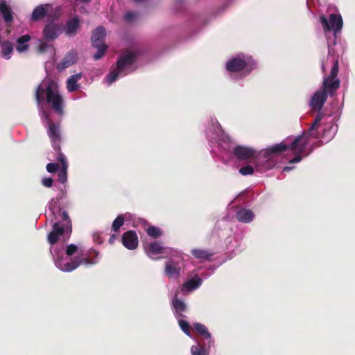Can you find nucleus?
Segmentation results:
<instances>
[{
  "mask_svg": "<svg viewBox=\"0 0 355 355\" xmlns=\"http://www.w3.org/2000/svg\"><path fill=\"white\" fill-rule=\"evenodd\" d=\"M225 68L232 78H242L249 76L257 68V62L250 55L240 53L230 57Z\"/></svg>",
  "mask_w": 355,
  "mask_h": 355,
  "instance_id": "nucleus-5",
  "label": "nucleus"
},
{
  "mask_svg": "<svg viewBox=\"0 0 355 355\" xmlns=\"http://www.w3.org/2000/svg\"><path fill=\"white\" fill-rule=\"evenodd\" d=\"M178 320V323L180 325V327L182 330V331L187 336H191V332H190V326L189 323L184 320H182V318H177Z\"/></svg>",
  "mask_w": 355,
  "mask_h": 355,
  "instance_id": "nucleus-33",
  "label": "nucleus"
},
{
  "mask_svg": "<svg viewBox=\"0 0 355 355\" xmlns=\"http://www.w3.org/2000/svg\"><path fill=\"white\" fill-rule=\"evenodd\" d=\"M80 28V19L79 17L75 16L73 18L67 21L64 33L68 37L75 36Z\"/></svg>",
  "mask_w": 355,
  "mask_h": 355,
  "instance_id": "nucleus-18",
  "label": "nucleus"
},
{
  "mask_svg": "<svg viewBox=\"0 0 355 355\" xmlns=\"http://www.w3.org/2000/svg\"><path fill=\"white\" fill-rule=\"evenodd\" d=\"M81 255V258H87L88 259L89 263H84L85 265H95L99 261V252L94 249H90L86 254L85 256L83 257Z\"/></svg>",
  "mask_w": 355,
  "mask_h": 355,
  "instance_id": "nucleus-28",
  "label": "nucleus"
},
{
  "mask_svg": "<svg viewBox=\"0 0 355 355\" xmlns=\"http://www.w3.org/2000/svg\"><path fill=\"white\" fill-rule=\"evenodd\" d=\"M322 118L323 114L319 113L309 130L306 132L295 137L291 143L288 142V140H286L272 145L266 149L260 151L257 150V154L252 163L254 164L256 171L263 173L272 169L277 164L276 156L281 152L287 150H291L295 157L289 160L288 166L284 167L283 172H288L294 168V166H291V164L299 163L303 157L308 156L311 153V150L306 152V148L309 144V138H319L320 135L316 131V129L319 126Z\"/></svg>",
  "mask_w": 355,
  "mask_h": 355,
  "instance_id": "nucleus-1",
  "label": "nucleus"
},
{
  "mask_svg": "<svg viewBox=\"0 0 355 355\" xmlns=\"http://www.w3.org/2000/svg\"><path fill=\"white\" fill-rule=\"evenodd\" d=\"M337 131V125L334 124L332 122L327 123L324 128L322 135V138L323 139L324 142L327 143L331 141L335 136Z\"/></svg>",
  "mask_w": 355,
  "mask_h": 355,
  "instance_id": "nucleus-25",
  "label": "nucleus"
},
{
  "mask_svg": "<svg viewBox=\"0 0 355 355\" xmlns=\"http://www.w3.org/2000/svg\"><path fill=\"white\" fill-rule=\"evenodd\" d=\"M81 78V73L73 74L69 77L67 81V88L69 92H73L79 89L80 85L77 83Z\"/></svg>",
  "mask_w": 355,
  "mask_h": 355,
  "instance_id": "nucleus-26",
  "label": "nucleus"
},
{
  "mask_svg": "<svg viewBox=\"0 0 355 355\" xmlns=\"http://www.w3.org/2000/svg\"><path fill=\"white\" fill-rule=\"evenodd\" d=\"M105 35L106 32L103 26L97 27L92 35V46L97 49V52L94 55V58L96 60L101 59L107 49L105 44Z\"/></svg>",
  "mask_w": 355,
  "mask_h": 355,
  "instance_id": "nucleus-12",
  "label": "nucleus"
},
{
  "mask_svg": "<svg viewBox=\"0 0 355 355\" xmlns=\"http://www.w3.org/2000/svg\"><path fill=\"white\" fill-rule=\"evenodd\" d=\"M124 218L122 215H119L112 223V230L114 232H117L119 229L123 225Z\"/></svg>",
  "mask_w": 355,
  "mask_h": 355,
  "instance_id": "nucleus-34",
  "label": "nucleus"
},
{
  "mask_svg": "<svg viewBox=\"0 0 355 355\" xmlns=\"http://www.w3.org/2000/svg\"><path fill=\"white\" fill-rule=\"evenodd\" d=\"M42 184L46 187H51L53 185V180L51 178H44L42 179Z\"/></svg>",
  "mask_w": 355,
  "mask_h": 355,
  "instance_id": "nucleus-37",
  "label": "nucleus"
},
{
  "mask_svg": "<svg viewBox=\"0 0 355 355\" xmlns=\"http://www.w3.org/2000/svg\"><path fill=\"white\" fill-rule=\"evenodd\" d=\"M66 223L60 225L53 223L52 230L47 236V241L51 245L50 252L55 266L61 271L69 272L76 270L82 263H88L87 258H81L83 249L75 244L64 246L63 243H57L69 238L71 233V222L67 213H62Z\"/></svg>",
  "mask_w": 355,
  "mask_h": 355,
  "instance_id": "nucleus-2",
  "label": "nucleus"
},
{
  "mask_svg": "<svg viewBox=\"0 0 355 355\" xmlns=\"http://www.w3.org/2000/svg\"><path fill=\"white\" fill-rule=\"evenodd\" d=\"M333 65L331 68V72L329 76L324 77L322 88V89L324 92H327L328 95H333V94L340 87V80L337 78V76L338 73L339 67H338V58H333Z\"/></svg>",
  "mask_w": 355,
  "mask_h": 355,
  "instance_id": "nucleus-10",
  "label": "nucleus"
},
{
  "mask_svg": "<svg viewBox=\"0 0 355 355\" xmlns=\"http://www.w3.org/2000/svg\"><path fill=\"white\" fill-rule=\"evenodd\" d=\"M168 257L165 263L164 274L169 279H177L180 277L183 266L182 255L178 250H174V252H171Z\"/></svg>",
  "mask_w": 355,
  "mask_h": 355,
  "instance_id": "nucleus-9",
  "label": "nucleus"
},
{
  "mask_svg": "<svg viewBox=\"0 0 355 355\" xmlns=\"http://www.w3.org/2000/svg\"><path fill=\"white\" fill-rule=\"evenodd\" d=\"M62 28L60 25L55 22L47 23L43 30L44 38L47 41L57 39L62 33Z\"/></svg>",
  "mask_w": 355,
  "mask_h": 355,
  "instance_id": "nucleus-13",
  "label": "nucleus"
},
{
  "mask_svg": "<svg viewBox=\"0 0 355 355\" xmlns=\"http://www.w3.org/2000/svg\"><path fill=\"white\" fill-rule=\"evenodd\" d=\"M58 160L62 163V166L58 171V181L61 184H64L67 180V163L63 154L58 155Z\"/></svg>",
  "mask_w": 355,
  "mask_h": 355,
  "instance_id": "nucleus-23",
  "label": "nucleus"
},
{
  "mask_svg": "<svg viewBox=\"0 0 355 355\" xmlns=\"http://www.w3.org/2000/svg\"><path fill=\"white\" fill-rule=\"evenodd\" d=\"M202 283V279L197 275L186 281L182 286L183 293H189L198 288Z\"/></svg>",
  "mask_w": 355,
  "mask_h": 355,
  "instance_id": "nucleus-20",
  "label": "nucleus"
},
{
  "mask_svg": "<svg viewBox=\"0 0 355 355\" xmlns=\"http://www.w3.org/2000/svg\"><path fill=\"white\" fill-rule=\"evenodd\" d=\"M191 253L194 257L202 261H208L213 255L210 250L204 249H193Z\"/></svg>",
  "mask_w": 355,
  "mask_h": 355,
  "instance_id": "nucleus-27",
  "label": "nucleus"
},
{
  "mask_svg": "<svg viewBox=\"0 0 355 355\" xmlns=\"http://www.w3.org/2000/svg\"><path fill=\"white\" fill-rule=\"evenodd\" d=\"M31 37L28 34L23 35L17 38L15 42L16 51L19 53L26 52L29 49V42Z\"/></svg>",
  "mask_w": 355,
  "mask_h": 355,
  "instance_id": "nucleus-21",
  "label": "nucleus"
},
{
  "mask_svg": "<svg viewBox=\"0 0 355 355\" xmlns=\"http://www.w3.org/2000/svg\"><path fill=\"white\" fill-rule=\"evenodd\" d=\"M327 94L322 89L316 91L311 96L309 105L315 110H320L327 99Z\"/></svg>",
  "mask_w": 355,
  "mask_h": 355,
  "instance_id": "nucleus-14",
  "label": "nucleus"
},
{
  "mask_svg": "<svg viewBox=\"0 0 355 355\" xmlns=\"http://www.w3.org/2000/svg\"><path fill=\"white\" fill-rule=\"evenodd\" d=\"M256 171L254 164H245L239 169V173L243 176L252 175Z\"/></svg>",
  "mask_w": 355,
  "mask_h": 355,
  "instance_id": "nucleus-30",
  "label": "nucleus"
},
{
  "mask_svg": "<svg viewBox=\"0 0 355 355\" xmlns=\"http://www.w3.org/2000/svg\"><path fill=\"white\" fill-rule=\"evenodd\" d=\"M37 50L40 53H44L48 51H50L51 54H53L55 53L54 48L52 45L49 44L41 40H40V44L37 47Z\"/></svg>",
  "mask_w": 355,
  "mask_h": 355,
  "instance_id": "nucleus-32",
  "label": "nucleus"
},
{
  "mask_svg": "<svg viewBox=\"0 0 355 355\" xmlns=\"http://www.w3.org/2000/svg\"><path fill=\"white\" fill-rule=\"evenodd\" d=\"M80 1H83V2H89V1H90L91 0H80Z\"/></svg>",
  "mask_w": 355,
  "mask_h": 355,
  "instance_id": "nucleus-40",
  "label": "nucleus"
},
{
  "mask_svg": "<svg viewBox=\"0 0 355 355\" xmlns=\"http://www.w3.org/2000/svg\"><path fill=\"white\" fill-rule=\"evenodd\" d=\"M146 254L152 259H159L168 257L171 252H174L173 248L165 247L161 242L153 241L144 245Z\"/></svg>",
  "mask_w": 355,
  "mask_h": 355,
  "instance_id": "nucleus-11",
  "label": "nucleus"
},
{
  "mask_svg": "<svg viewBox=\"0 0 355 355\" xmlns=\"http://www.w3.org/2000/svg\"><path fill=\"white\" fill-rule=\"evenodd\" d=\"M205 135L211 148V151L218 155L224 164L227 163V157L231 152L237 160L252 163L257 150L245 145L233 146L230 137L225 133L216 118L211 117L209 119Z\"/></svg>",
  "mask_w": 355,
  "mask_h": 355,
  "instance_id": "nucleus-3",
  "label": "nucleus"
},
{
  "mask_svg": "<svg viewBox=\"0 0 355 355\" xmlns=\"http://www.w3.org/2000/svg\"><path fill=\"white\" fill-rule=\"evenodd\" d=\"M139 13L135 11H128L125 13L124 19L128 22H132L138 19Z\"/></svg>",
  "mask_w": 355,
  "mask_h": 355,
  "instance_id": "nucleus-35",
  "label": "nucleus"
},
{
  "mask_svg": "<svg viewBox=\"0 0 355 355\" xmlns=\"http://www.w3.org/2000/svg\"><path fill=\"white\" fill-rule=\"evenodd\" d=\"M114 236H111V238L110 239V242L112 243L113 239H114Z\"/></svg>",
  "mask_w": 355,
  "mask_h": 355,
  "instance_id": "nucleus-39",
  "label": "nucleus"
},
{
  "mask_svg": "<svg viewBox=\"0 0 355 355\" xmlns=\"http://www.w3.org/2000/svg\"><path fill=\"white\" fill-rule=\"evenodd\" d=\"M58 169V164L56 163H49L46 165V170L49 173H55Z\"/></svg>",
  "mask_w": 355,
  "mask_h": 355,
  "instance_id": "nucleus-36",
  "label": "nucleus"
},
{
  "mask_svg": "<svg viewBox=\"0 0 355 355\" xmlns=\"http://www.w3.org/2000/svg\"><path fill=\"white\" fill-rule=\"evenodd\" d=\"M195 330L202 336L204 339L207 340L208 342L206 345H202L198 341H196V344L191 347V355H209V348L214 343V340L211 338V334L209 331L207 327L199 322L193 324Z\"/></svg>",
  "mask_w": 355,
  "mask_h": 355,
  "instance_id": "nucleus-8",
  "label": "nucleus"
},
{
  "mask_svg": "<svg viewBox=\"0 0 355 355\" xmlns=\"http://www.w3.org/2000/svg\"><path fill=\"white\" fill-rule=\"evenodd\" d=\"M51 9L52 6L49 3L42 4L37 6L33 10L31 20L33 21H37L43 19Z\"/></svg>",
  "mask_w": 355,
  "mask_h": 355,
  "instance_id": "nucleus-17",
  "label": "nucleus"
},
{
  "mask_svg": "<svg viewBox=\"0 0 355 355\" xmlns=\"http://www.w3.org/2000/svg\"><path fill=\"white\" fill-rule=\"evenodd\" d=\"M235 217L242 223H250L254 220L255 216L251 209L242 207L236 211Z\"/></svg>",
  "mask_w": 355,
  "mask_h": 355,
  "instance_id": "nucleus-19",
  "label": "nucleus"
},
{
  "mask_svg": "<svg viewBox=\"0 0 355 355\" xmlns=\"http://www.w3.org/2000/svg\"><path fill=\"white\" fill-rule=\"evenodd\" d=\"M76 59V53L73 51H71L66 54L63 60L57 64V68L59 71H63L66 68L71 66Z\"/></svg>",
  "mask_w": 355,
  "mask_h": 355,
  "instance_id": "nucleus-24",
  "label": "nucleus"
},
{
  "mask_svg": "<svg viewBox=\"0 0 355 355\" xmlns=\"http://www.w3.org/2000/svg\"><path fill=\"white\" fill-rule=\"evenodd\" d=\"M139 50L135 49L122 55L116 62V66L107 75L105 82L111 85L119 77H123L135 70V63L141 55Z\"/></svg>",
  "mask_w": 355,
  "mask_h": 355,
  "instance_id": "nucleus-6",
  "label": "nucleus"
},
{
  "mask_svg": "<svg viewBox=\"0 0 355 355\" xmlns=\"http://www.w3.org/2000/svg\"><path fill=\"white\" fill-rule=\"evenodd\" d=\"M43 96H45L46 103L51 105L52 109L60 116L64 113V100L58 91V84L53 80H43L36 89L35 98L41 119L42 123L48 126V135L53 149L58 151L60 150V131L58 125L51 123L49 114L43 109Z\"/></svg>",
  "mask_w": 355,
  "mask_h": 355,
  "instance_id": "nucleus-4",
  "label": "nucleus"
},
{
  "mask_svg": "<svg viewBox=\"0 0 355 355\" xmlns=\"http://www.w3.org/2000/svg\"><path fill=\"white\" fill-rule=\"evenodd\" d=\"M178 292H176L172 298L171 306L176 318H183L187 311V305L182 300L178 298Z\"/></svg>",
  "mask_w": 355,
  "mask_h": 355,
  "instance_id": "nucleus-16",
  "label": "nucleus"
},
{
  "mask_svg": "<svg viewBox=\"0 0 355 355\" xmlns=\"http://www.w3.org/2000/svg\"><path fill=\"white\" fill-rule=\"evenodd\" d=\"M146 232L149 236L153 239H157L162 234V230L155 226H149L146 229Z\"/></svg>",
  "mask_w": 355,
  "mask_h": 355,
  "instance_id": "nucleus-31",
  "label": "nucleus"
},
{
  "mask_svg": "<svg viewBox=\"0 0 355 355\" xmlns=\"http://www.w3.org/2000/svg\"><path fill=\"white\" fill-rule=\"evenodd\" d=\"M0 13L2 15L5 21L11 22L12 21L11 9L4 2L0 3Z\"/></svg>",
  "mask_w": 355,
  "mask_h": 355,
  "instance_id": "nucleus-29",
  "label": "nucleus"
},
{
  "mask_svg": "<svg viewBox=\"0 0 355 355\" xmlns=\"http://www.w3.org/2000/svg\"><path fill=\"white\" fill-rule=\"evenodd\" d=\"M322 69L323 71H324L325 68H324V63H322Z\"/></svg>",
  "mask_w": 355,
  "mask_h": 355,
  "instance_id": "nucleus-38",
  "label": "nucleus"
},
{
  "mask_svg": "<svg viewBox=\"0 0 355 355\" xmlns=\"http://www.w3.org/2000/svg\"><path fill=\"white\" fill-rule=\"evenodd\" d=\"M123 245L128 250H135L138 246V237L135 231H128L122 236Z\"/></svg>",
  "mask_w": 355,
  "mask_h": 355,
  "instance_id": "nucleus-15",
  "label": "nucleus"
},
{
  "mask_svg": "<svg viewBox=\"0 0 355 355\" xmlns=\"http://www.w3.org/2000/svg\"><path fill=\"white\" fill-rule=\"evenodd\" d=\"M319 21L327 37L328 54L330 56L336 45L337 34L341 31L343 26V18L340 14L332 13L329 18L324 15H320Z\"/></svg>",
  "mask_w": 355,
  "mask_h": 355,
  "instance_id": "nucleus-7",
  "label": "nucleus"
},
{
  "mask_svg": "<svg viewBox=\"0 0 355 355\" xmlns=\"http://www.w3.org/2000/svg\"><path fill=\"white\" fill-rule=\"evenodd\" d=\"M58 208V200L52 198L51 201L48 204V211L51 214V216H55V218H60L62 219V223L57 222L60 225H62L66 223L65 220L63 218L62 213L66 212V211H61L60 209L56 212Z\"/></svg>",
  "mask_w": 355,
  "mask_h": 355,
  "instance_id": "nucleus-22",
  "label": "nucleus"
}]
</instances>
